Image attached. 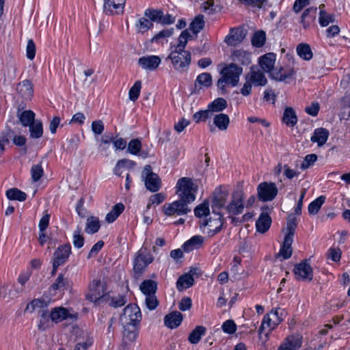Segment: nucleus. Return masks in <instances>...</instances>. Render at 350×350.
Listing matches in <instances>:
<instances>
[{"instance_id":"1","label":"nucleus","mask_w":350,"mask_h":350,"mask_svg":"<svg viewBox=\"0 0 350 350\" xmlns=\"http://www.w3.org/2000/svg\"><path fill=\"white\" fill-rule=\"evenodd\" d=\"M193 39V35L188 31V29H185L178 37V43L174 46L173 50L168 56L172 62L174 68L180 72H185L188 70L189 65L191 62V55L188 51L185 49L189 40Z\"/></svg>"},{"instance_id":"2","label":"nucleus","mask_w":350,"mask_h":350,"mask_svg":"<svg viewBox=\"0 0 350 350\" xmlns=\"http://www.w3.org/2000/svg\"><path fill=\"white\" fill-rule=\"evenodd\" d=\"M243 72V68L239 65L230 64L220 72L221 77L218 79L217 85L221 94L227 92V86L228 85L232 87L237 85L239 81V77Z\"/></svg>"},{"instance_id":"3","label":"nucleus","mask_w":350,"mask_h":350,"mask_svg":"<svg viewBox=\"0 0 350 350\" xmlns=\"http://www.w3.org/2000/svg\"><path fill=\"white\" fill-rule=\"evenodd\" d=\"M278 310H272L271 312L266 314L262 321L258 329V339L262 345L265 344L269 338L270 334L281 322Z\"/></svg>"},{"instance_id":"4","label":"nucleus","mask_w":350,"mask_h":350,"mask_svg":"<svg viewBox=\"0 0 350 350\" xmlns=\"http://www.w3.org/2000/svg\"><path fill=\"white\" fill-rule=\"evenodd\" d=\"M176 189L179 199L187 204L195 200L198 187L193 183L191 178L189 177L180 178L177 181Z\"/></svg>"},{"instance_id":"5","label":"nucleus","mask_w":350,"mask_h":350,"mask_svg":"<svg viewBox=\"0 0 350 350\" xmlns=\"http://www.w3.org/2000/svg\"><path fill=\"white\" fill-rule=\"evenodd\" d=\"M106 284L100 279H94L89 286V291L86 298L90 301L100 304L109 301V295L107 294Z\"/></svg>"},{"instance_id":"6","label":"nucleus","mask_w":350,"mask_h":350,"mask_svg":"<svg viewBox=\"0 0 350 350\" xmlns=\"http://www.w3.org/2000/svg\"><path fill=\"white\" fill-rule=\"evenodd\" d=\"M297 226V219L293 215H289L287 217L286 233L284 237L283 246L278 255L283 256L284 259L290 258L292 255L291 245L293 237Z\"/></svg>"},{"instance_id":"7","label":"nucleus","mask_w":350,"mask_h":350,"mask_svg":"<svg viewBox=\"0 0 350 350\" xmlns=\"http://www.w3.org/2000/svg\"><path fill=\"white\" fill-rule=\"evenodd\" d=\"M141 291L145 295V303L149 310H154L159 304V301L155 295L157 284L152 280H144L139 286Z\"/></svg>"},{"instance_id":"8","label":"nucleus","mask_w":350,"mask_h":350,"mask_svg":"<svg viewBox=\"0 0 350 350\" xmlns=\"http://www.w3.org/2000/svg\"><path fill=\"white\" fill-rule=\"evenodd\" d=\"M142 177L144 180L146 188L148 191L154 193L161 189V180L157 174L152 172V167L150 165L144 167Z\"/></svg>"},{"instance_id":"9","label":"nucleus","mask_w":350,"mask_h":350,"mask_svg":"<svg viewBox=\"0 0 350 350\" xmlns=\"http://www.w3.org/2000/svg\"><path fill=\"white\" fill-rule=\"evenodd\" d=\"M257 197L262 202L271 201L277 196L278 189L275 183L262 182L257 187Z\"/></svg>"},{"instance_id":"10","label":"nucleus","mask_w":350,"mask_h":350,"mask_svg":"<svg viewBox=\"0 0 350 350\" xmlns=\"http://www.w3.org/2000/svg\"><path fill=\"white\" fill-rule=\"evenodd\" d=\"M141 318L139 308L135 304H129L124 308L121 321L127 325H135L140 321Z\"/></svg>"},{"instance_id":"11","label":"nucleus","mask_w":350,"mask_h":350,"mask_svg":"<svg viewBox=\"0 0 350 350\" xmlns=\"http://www.w3.org/2000/svg\"><path fill=\"white\" fill-rule=\"evenodd\" d=\"M247 33V30L243 27L231 28L226 36L224 42L228 46H236L243 42Z\"/></svg>"},{"instance_id":"12","label":"nucleus","mask_w":350,"mask_h":350,"mask_svg":"<svg viewBox=\"0 0 350 350\" xmlns=\"http://www.w3.org/2000/svg\"><path fill=\"white\" fill-rule=\"evenodd\" d=\"M165 215L172 216L175 214L178 215H185L190 212L188 204L181 200L174 201L172 203L166 204L163 206Z\"/></svg>"},{"instance_id":"13","label":"nucleus","mask_w":350,"mask_h":350,"mask_svg":"<svg viewBox=\"0 0 350 350\" xmlns=\"http://www.w3.org/2000/svg\"><path fill=\"white\" fill-rule=\"evenodd\" d=\"M294 273L299 280L310 282L313 278L312 268L306 260L295 266Z\"/></svg>"},{"instance_id":"14","label":"nucleus","mask_w":350,"mask_h":350,"mask_svg":"<svg viewBox=\"0 0 350 350\" xmlns=\"http://www.w3.org/2000/svg\"><path fill=\"white\" fill-rule=\"evenodd\" d=\"M124 0H104L103 12L107 16L120 15L124 12Z\"/></svg>"},{"instance_id":"15","label":"nucleus","mask_w":350,"mask_h":350,"mask_svg":"<svg viewBox=\"0 0 350 350\" xmlns=\"http://www.w3.org/2000/svg\"><path fill=\"white\" fill-rule=\"evenodd\" d=\"M295 71L293 68L290 67H275L271 72V78L277 81H284L288 83L289 80L293 79Z\"/></svg>"},{"instance_id":"16","label":"nucleus","mask_w":350,"mask_h":350,"mask_svg":"<svg viewBox=\"0 0 350 350\" xmlns=\"http://www.w3.org/2000/svg\"><path fill=\"white\" fill-rule=\"evenodd\" d=\"M213 216L210 217L208 220H206L202 224L206 228V232L210 237H213L217 233L223 225V219L220 213H213Z\"/></svg>"},{"instance_id":"17","label":"nucleus","mask_w":350,"mask_h":350,"mask_svg":"<svg viewBox=\"0 0 350 350\" xmlns=\"http://www.w3.org/2000/svg\"><path fill=\"white\" fill-rule=\"evenodd\" d=\"M243 193L239 191L233 193L232 200L226 207L228 213L230 215H238L243 212Z\"/></svg>"},{"instance_id":"18","label":"nucleus","mask_w":350,"mask_h":350,"mask_svg":"<svg viewBox=\"0 0 350 350\" xmlns=\"http://www.w3.org/2000/svg\"><path fill=\"white\" fill-rule=\"evenodd\" d=\"M152 260L153 258L150 254H145L142 250H140L134 260V272L141 273L152 262Z\"/></svg>"},{"instance_id":"19","label":"nucleus","mask_w":350,"mask_h":350,"mask_svg":"<svg viewBox=\"0 0 350 350\" xmlns=\"http://www.w3.org/2000/svg\"><path fill=\"white\" fill-rule=\"evenodd\" d=\"M16 90L22 99L29 100L33 95V85L31 81L25 79L17 83Z\"/></svg>"},{"instance_id":"20","label":"nucleus","mask_w":350,"mask_h":350,"mask_svg":"<svg viewBox=\"0 0 350 350\" xmlns=\"http://www.w3.org/2000/svg\"><path fill=\"white\" fill-rule=\"evenodd\" d=\"M227 194L221 189H216L213 193L211 208L213 213H219L218 211L223 208L226 202Z\"/></svg>"},{"instance_id":"21","label":"nucleus","mask_w":350,"mask_h":350,"mask_svg":"<svg viewBox=\"0 0 350 350\" xmlns=\"http://www.w3.org/2000/svg\"><path fill=\"white\" fill-rule=\"evenodd\" d=\"M161 58L157 55L144 56L139 59L138 64L142 69L154 70L161 64Z\"/></svg>"},{"instance_id":"22","label":"nucleus","mask_w":350,"mask_h":350,"mask_svg":"<svg viewBox=\"0 0 350 350\" xmlns=\"http://www.w3.org/2000/svg\"><path fill=\"white\" fill-rule=\"evenodd\" d=\"M196 269H192L189 273H186L179 277L176 282V287L178 291H182L185 288H188L193 285V275L196 274Z\"/></svg>"},{"instance_id":"23","label":"nucleus","mask_w":350,"mask_h":350,"mask_svg":"<svg viewBox=\"0 0 350 350\" xmlns=\"http://www.w3.org/2000/svg\"><path fill=\"white\" fill-rule=\"evenodd\" d=\"M231 59L235 65L241 66L242 65H248L250 62V55L245 51L242 49L234 50L231 54Z\"/></svg>"},{"instance_id":"24","label":"nucleus","mask_w":350,"mask_h":350,"mask_svg":"<svg viewBox=\"0 0 350 350\" xmlns=\"http://www.w3.org/2000/svg\"><path fill=\"white\" fill-rule=\"evenodd\" d=\"M276 59V55L273 53H268L259 59V64L261 68L268 73L271 77V72H272L275 68L274 64Z\"/></svg>"},{"instance_id":"25","label":"nucleus","mask_w":350,"mask_h":350,"mask_svg":"<svg viewBox=\"0 0 350 350\" xmlns=\"http://www.w3.org/2000/svg\"><path fill=\"white\" fill-rule=\"evenodd\" d=\"M301 346V338L299 336H288L278 350H297Z\"/></svg>"},{"instance_id":"26","label":"nucleus","mask_w":350,"mask_h":350,"mask_svg":"<svg viewBox=\"0 0 350 350\" xmlns=\"http://www.w3.org/2000/svg\"><path fill=\"white\" fill-rule=\"evenodd\" d=\"M248 79L252 83L256 86H263L267 83V79L263 72L253 67L248 75Z\"/></svg>"},{"instance_id":"27","label":"nucleus","mask_w":350,"mask_h":350,"mask_svg":"<svg viewBox=\"0 0 350 350\" xmlns=\"http://www.w3.org/2000/svg\"><path fill=\"white\" fill-rule=\"evenodd\" d=\"M71 252L70 245H64L59 247L54 253L53 261L62 265L69 257Z\"/></svg>"},{"instance_id":"28","label":"nucleus","mask_w":350,"mask_h":350,"mask_svg":"<svg viewBox=\"0 0 350 350\" xmlns=\"http://www.w3.org/2000/svg\"><path fill=\"white\" fill-rule=\"evenodd\" d=\"M329 131L324 128H318L314 130L310 140L313 143H317L319 146L324 145L329 137Z\"/></svg>"},{"instance_id":"29","label":"nucleus","mask_w":350,"mask_h":350,"mask_svg":"<svg viewBox=\"0 0 350 350\" xmlns=\"http://www.w3.org/2000/svg\"><path fill=\"white\" fill-rule=\"evenodd\" d=\"M213 123L219 131H224L230 125V118L226 113H219L214 116Z\"/></svg>"},{"instance_id":"30","label":"nucleus","mask_w":350,"mask_h":350,"mask_svg":"<svg viewBox=\"0 0 350 350\" xmlns=\"http://www.w3.org/2000/svg\"><path fill=\"white\" fill-rule=\"evenodd\" d=\"M203 243V237L200 235L193 236L183 244V248L185 252H189L201 247Z\"/></svg>"},{"instance_id":"31","label":"nucleus","mask_w":350,"mask_h":350,"mask_svg":"<svg viewBox=\"0 0 350 350\" xmlns=\"http://www.w3.org/2000/svg\"><path fill=\"white\" fill-rule=\"evenodd\" d=\"M165 325L170 328L177 327L183 321V315L180 312L175 311L165 317Z\"/></svg>"},{"instance_id":"32","label":"nucleus","mask_w":350,"mask_h":350,"mask_svg":"<svg viewBox=\"0 0 350 350\" xmlns=\"http://www.w3.org/2000/svg\"><path fill=\"white\" fill-rule=\"evenodd\" d=\"M35 116L36 114L31 110H25L23 111L18 110L17 112V117L21 124L25 127L29 126L36 121Z\"/></svg>"},{"instance_id":"33","label":"nucleus","mask_w":350,"mask_h":350,"mask_svg":"<svg viewBox=\"0 0 350 350\" xmlns=\"http://www.w3.org/2000/svg\"><path fill=\"white\" fill-rule=\"evenodd\" d=\"M271 222V219L268 213L263 211L256 223L257 230L260 232H265L269 228Z\"/></svg>"},{"instance_id":"34","label":"nucleus","mask_w":350,"mask_h":350,"mask_svg":"<svg viewBox=\"0 0 350 350\" xmlns=\"http://www.w3.org/2000/svg\"><path fill=\"white\" fill-rule=\"evenodd\" d=\"M205 25V21L204 19V16L202 14H199L196 16L192 22L189 25V27L188 31L191 30L193 34L196 37L197 34L202 31Z\"/></svg>"},{"instance_id":"35","label":"nucleus","mask_w":350,"mask_h":350,"mask_svg":"<svg viewBox=\"0 0 350 350\" xmlns=\"http://www.w3.org/2000/svg\"><path fill=\"white\" fill-rule=\"evenodd\" d=\"M319 23L323 27L327 26L329 23H334L335 21V16L333 14H329L325 10V5L321 4L319 5Z\"/></svg>"},{"instance_id":"36","label":"nucleus","mask_w":350,"mask_h":350,"mask_svg":"<svg viewBox=\"0 0 350 350\" xmlns=\"http://www.w3.org/2000/svg\"><path fill=\"white\" fill-rule=\"evenodd\" d=\"M282 121L290 126H294L297 122V118L295 110L291 107H287L284 111Z\"/></svg>"},{"instance_id":"37","label":"nucleus","mask_w":350,"mask_h":350,"mask_svg":"<svg viewBox=\"0 0 350 350\" xmlns=\"http://www.w3.org/2000/svg\"><path fill=\"white\" fill-rule=\"evenodd\" d=\"M198 85H203L204 87H210L212 85V77L208 72H204L199 75L195 82V88L192 93H196L198 90Z\"/></svg>"},{"instance_id":"38","label":"nucleus","mask_w":350,"mask_h":350,"mask_svg":"<svg viewBox=\"0 0 350 350\" xmlns=\"http://www.w3.org/2000/svg\"><path fill=\"white\" fill-rule=\"evenodd\" d=\"M124 206L122 203H118L112 207L111 211L107 214L105 220L110 224L113 222L124 211Z\"/></svg>"},{"instance_id":"39","label":"nucleus","mask_w":350,"mask_h":350,"mask_svg":"<svg viewBox=\"0 0 350 350\" xmlns=\"http://www.w3.org/2000/svg\"><path fill=\"white\" fill-rule=\"evenodd\" d=\"M30 137L33 139L40 138L43 135V126L40 120H36L29 126Z\"/></svg>"},{"instance_id":"40","label":"nucleus","mask_w":350,"mask_h":350,"mask_svg":"<svg viewBox=\"0 0 350 350\" xmlns=\"http://www.w3.org/2000/svg\"><path fill=\"white\" fill-rule=\"evenodd\" d=\"M208 106L213 113H219L227 108L228 103L226 100L223 98H217L210 103Z\"/></svg>"},{"instance_id":"41","label":"nucleus","mask_w":350,"mask_h":350,"mask_svg":"<svg viewBox=\"0 0 350 350\" xmlns=\"http://www.w3.org/2000/svg\"><path fill=\"white\" fill-rule=\"evenodd\" d=\"M68 316V312L64 308H55L50 313V318L52 321L59 323L66 319Z\"/></svg>"},{"instance_id":"42","label":"nucleus","mask_w":350,"mask_h":350,"mask_svg":"<svg viewBox=\"0 0 350 350\" xmlns=\"http://www.w3.org/2000/svg\"><path fill=\"white\" fill-rule=\"evenodd\" d=\"M137 336V332L135 325H127L125 324L124 330L123 332V342L129 343L133 342Z\"/></svg>"},{"instance_id":"43","label":"nucleus","mask_w":350,"mask_h":350,"mask_svg":"<svg viewBox=\"0 0 350 350\" xmlns=\"http://www.w3.org/2000/svg\"><path fill=\"white\" fill-rule=\"evenodd\" d=\"M206 327L202 325L197 326L191 331L188 337V340L191 344H197L201 339L202 335L206 332Z\"/></svg>"},{"instance_id":"44","label":"nucleus","mask_w":350,"mask_h":350,"mask_svg":"<svg viewBox=\"0 0 350 350\" xmlns=\"http://www.w3.org/2000/svg\"><path fill=\"white\" fill-rule=\"evenodd\" d=\"M296 50L299 56L304 60H310L313 56L310 46L308 44L301 43L298 44Z\"/></svg>"},{"instance_id":"45","label":"nucleus","mask_w":350,"mask_h":350,"mask_svg":"<svg viewBox=\"0 0 350 350\" xmlns=\"http://www.w3.org/2000/svg\"><path fill=\"white\" fill-rule=\"evenodd\" d=\"M6 196L10 200H18L20 202L25 201L27 198L25 193L17 188H12L6 191Z\"/></svg>"},{"instance_id":"46","label":"nucleus","mask_w":350,"mask_h":350,"mask_svg":"<svg viewBox=\"0 0 350 350\" xmlns=\"http://www.w3.org/2000/svg\"><path fill=\"white\" fill-rule=\"evenodd\" d=\"M100 226L98 218L92 216L87 219L85 231L88 234H94L98 231Z\"/></svg>"},{"instance_id":"47","label":"nucleus","mask_w":350,"mask_h":350,"mask_svg":"<svg viewBox=\"0 0 350 350\" xmlns=\"http://www.w3.org/2000/svg\"><path fill=\"white\" fill-rule=\"evenodd\" d=\"M266 41V33L262 30L256 31L252 37V44L254 46L260 48L264 46Z\"/></svg>"},{"instance_id":"48","label":"nucleus","mask_w":350,"mask_h":350,"mask_svg":"<svg viewBox=\"0 0 350 350\" xmlns=\"http://www.w3.org/2000/svg\"><path fill=\"white\" fill-rule=\"evenodd\" d=\"M68 287V281L62 274H59L55 282L51 285V289L53 291H64Z\"/></svg>"},{"instance_id":"49","label":"nucleus","mask_w":350,"mask_h":350,"mask_svg":"<svg viewBox=\"0 0 350 350\" xmlns=\"http://www.w3.org/2000/svg\"><path fill=\"white\" fill-rule=\"evenodd\" d=\"M325 200V197L321 196L316 200L312 201L308 206V213L310 215H316L318 213L321 206L323 204Z\"/></svg>"},{"instance_id":"50","label":"nucleus","mask_w":350,"mask_h":350,"mask_svg":"<svg viewBox=\"0 0 350 350\" xmlns=\"http://www.w3.org/2000/svg\"><path fill=\"white\" fill-rule=\"evenodd\" d=\"M162 10H154V9H147L144 12V16L152 23H159L161 21V18L162 16Z\"/></svg>"},{"instance_id":"51","label":"nucleus","mask_w":350,"mask_h":350,"mask_svg":"<svg viewBox=\"0 0 350 350\" xmlns=\"http://www.w3.org/2000/svg\"><path fill=\"white\" fill-rule=\"evenodd\" d=\"M136 27L139 32L145 33L153 27V23L147 17H142L139 19Z\"/></svg>"},{"instance_id":"52","label":"nucleus","mask_w":350,"mask_h":350,"mask_svg":"<svg viewBox=\"0 0 350 350\" xmlns=\"http://www.w3.org/2000/svg\"><path fill=\"white\" fill-rule=\"evenodd\" d=\"M31 178L33 182L38 181L44 175V170L41 163L33 165L31 168Z\"/></svg>"},{"instance_id":"53","label":"nucleus","mask_w":350,"mask_h":350,"mask_svg":"<svg viewBox=\"0 0 350 350\" xmlns=\"http://www.w3.org/2000/svg\"><path fill=\"white\" fill-rule=\"evenodd\" d=\"M142 88L140 81H136L129 90V95L131 100L135 102L139 97Z\"/></svg>"},{"instance_id":"54","label":"nucleus","mask_w":350,"mask_h":350,"mask_svg":"<svg viewBox=\"0 0 350 350\" xmlns=\"http://www.w3.org/2000/svg\"><path fill=\"white\" fill-rule=\"evenodd\" d=\"M209 211V204L207 201H204L202 204L196 206L194 210L196 216L198 217L207 215Z\"/></svg>"},{"instance_id":"55","label":"nucleus","mask_w":350,"mask_h":350,"mask_svg":"<svg viewBox=\"0 0 350 350\" xmlns=\"http://www.w3.org/2000/svg\"><path fill=\"white\" fill-rule=\"evenodd\" d=\"M142 148V144L137 139H132L128 144V151L132 154H137L139 152Z\"/></svg>"},{"instance_id":"56","label":"nucleus","mask_w":350,"mask_h":350,"mask_svg":"<svg viewBox=\"0 0 350 350\" xmlns=\"http://www.w3.org/2000/svg\"><path fill=\"white\" fill-rule=\"evenodd\" d=\"M165 195L162 193H159L151 196L149 198V202L146 206L147 209H150L153 204H159L165 200Z\"/></svg>"},{"instance_id":"57","label":"nucleus","mask_w":350,"mask_h":350,"mask_svg":"<svg viewBox=\"0 0 350 350\" xmlns=\"http://www.w3.org/2000/svg\"><path fill=\"white\" fill-rule=\"evenodd\" d=\"M174 28H167L157 33L151 40L152 42H157L160 39L170 38L174 33Z\"/></svg>"},{"instance_id":"58","label":"nucleus","mask_w":350,"mask_h":350,"mask_svg":"<svg viewBox=\"0 0 350 350\" xmlns=\"http://www.w3.org/2000/svg\"><path fill=\"white\" fill-rule=\"evenodd\" d=\"M317 160V156L315 154H308L301 164V170H306L312 165Z\"/></svg>"},{"instance_id":"59","label":"nucleus","mask_w":350,"mask_h":350,"mask_svg":"<svg viewBox=\"0 0 350 350\" xmlns=\"http://www.w3.org/2000/svg\"><path fill=\"white\" fill-rule=\"evenodd\" d=\"M190 121L185 118H182L174 125V129L177 133H180L185 129L190 124Z\"/></svg>"},{"instance_id":"60","label":"nucleus","mask_w":350,"mask_h":350,"mask_svg":"<svg viewBox=\"0 0 350 350\" xmlns=\"http://www.w3.org/2000/svg\"><path fill=\"white\" fill-rule=\"evenodd\" d=\"M110 306L117 308L120 307L126 303L124 297L122 295H118L116 297H110L109 296V301L107 302Z\"/></svg>"},{"instance_id":"61","label":"nucleus","mask_w":350,"mask_h":350,"mask_svg":"<svg viewBox=\"0 0 350 350\" xmlns=\"http://www.w3.org/2000/svg\"><path fill=\"white\" fill-rule=\"evenodd\" d=\"M36 55V45L33 41L30 39L27 42V47H26V56L27 57L32 60L34 59Z\"/></svg>"},{"instance_id":"62","label":"nucleus","mask_w":350,"mask_h":350,"mask_svg":"<svg viewBox=\"0 0 350 350\" xmlns=\"http://www.w3.org/2000/svg\"><path fill=\"white\" fill-rule=\"evenodd\" d=\"M222 329L227 334H234L237 329V325L234 321L227 320L222 325Z\"/></svg>"},{"instance_id":"63","label":"nucleus","mask_w":350,"mask_h":350,"mask_svg":"<svg viewBox=\"0 0 350 350\" xmlns=\"http://www.w3.org/2000/svg\"><path fill=\"white\" fill-rule=\"evenodd\" d=\"M342 252L339 248H330L327 252V256L334 262H338L341 258Z\"/></svg>"},{"instance_id":"64","label":"nucleus","mask_w":350,"mask_h":350,"mask_svg":"<svg viewBox=\"0 0 350 350\" xmlns=\"http://www.w3.org/2000/svg\"><path fill=\"white\" fill-rule=\"evenodd\" d=\"M92 131L96 135H100L104 131V124L101 120H95L91 124Z\"/></svg>"}]
</instances>
